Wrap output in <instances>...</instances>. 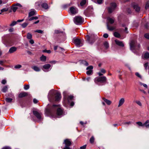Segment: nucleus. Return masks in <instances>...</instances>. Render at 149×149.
<instances>
[{"label":"nucleus","instance_id":"f257e3e1","mask_svg":"<svg viewBox=\"0 0 149 149\" xmlns=\"http://www.w3.org/2000/svg\"><path fill=\"white\" fill-rule=\"evenodd\" d=\"M54 95H55V99L56 101H58L60 100L61 98L60 93L52 90L49 91L48 95V99L50 102H52L53 101Z\"/></svg>","mask_w":149,"mask_h":149},{"label":"nucleus","instance_id":"f03ea898","mask_svg":"<svg viewBox=\"0 0 149 149\" xmlns=\"http://www.w3.org/2000/svg\"><path fill=\"white\" fill-rule=\"evenodd\" d=\"M130 48L134 53L135 49H138L140 47V45L137 44L135 40H132L130 43Z\"/></svg>","mask_w":149,"mask_h":149},{"label":"nucleus","instance_id":"7ed1b4c3","mask_svg":"<svg viewBox=\"0 0 149 149\" xmlns=\"http://www.w3.org/2000/svg\"><path fill=\"white\" fill-rule=\"evenodd\" d=\"M107 81V78L105 76L97 77L94 79L95 82L97 84L98 82L106 84Z\"/></svg>","mask_w":149,"mask_h":149},{"label":"nucleus","instance_id":"20e7f679","mask_svg":"<svg viewBox=\"0 0 149 149\" xmlns=\"http://www.w3.org/2000/svg\"><path fill=\"white\" fill-rule=\"evenodd\" d=\"M74 22L76 24H80L83 22L84 19L80 16H76L74 18Z\"/></svg>","mask_w":149,"mask_h":149},{"label":"nucleus","instance_id":"39448f33","mask_svg":"<svg viewBox=\"0 0 149 149\" xmlns=\"http://www.w3.org/2000/svg\"><path fill=\"white\" fill-rule=\"evenodd\" d=\"M49 106V104H48L47 106V108L46 109V112H47L48 113L50 114H52L56 110L55 107L57 106L56 105H54L52 107V108L51 109L48 108V106Z\"/></svg>","mask_w":149,"mask_h":149},{"label":"nucleus","instance_id":"423d86ee","mask_svg":"<svg viewBox=\"0 0 149 149\" xmlns=\"http://www.w3.org/2000/svg\"><path fill=\"white\" fill-rule=\"evenodd\" d=\"M116 4L115 3H112L111 4V6L108 8V12L109 13H111L116 7Z\"/></svg>","mask_w":149,"mask_h":149},{"label":"nucleus","instance_id":"0eeeda50","mask_svg":"<svg viewBox=\"0 0 149 149\" xmlns=\"http://www.w3.org/2000/svg\"><path fill=\"white\" fill-rule=\"evenodd\" d=\"M33 112L34 115L39 120H41V113H40L36 111H33Z\"/></svg>","mask_w":149,"mask_h":149},{"label":"nucleus","instance_id":"6e6552de","mask_svg":"<svg viewBox=\"0 0 149 149\" xmlns=\"http://www.w3.org/2000/svg\"><path fill=\"white\" fill-rule=\"evenodd\" d=\"M93 68V66L91 65L89 66L87 68L86 70H88L86 72V73L88 75H91L92 74V69Z\"/></svg>","mask_w":149,"mask_h":149},{"label":"nucleus","instance_id":"1a4fd4ad","mask_svg":"<svg viewBox=\"0 0 149 149\" xmlns=\"http://www.w3.org/2000/svg\"><path fill=\"white\" fill-rule=\"evenodd\" d=\"M74 43L77 46L80 47L82 45V44L80 39L78 38L75 39L74 40Z\"/></svg>","mask_w":149,"mask_h":149},{"label":"nucleus","instance_id":"9d476101","mask_svg":"<svg viewBox=\"0 0 149 149\" xmlns=\"http://www.w3.org/2000/svg\"><path fill=\"white\" fill-rule=\"evenodd\" d=\"M70 11L72 14H75L77 13V9L76 8L72 7L70 8Z\"/></svg>","mask_w":149,"mask_h":149},{"label":"nucleus","instance_id":"9b49d317","mask_svg":"<svg viewBox=\"0 0 149 149\" xmlns=\"http://www.w3.org/2000/svg\"><path fill=\"white\" fill-rule=\"evenodd\" d=\"M64 143L65 144V147H69L71 144V141L70 139H66L64 140Z\"/></svg>","mask_w":149,"mask_h":149},{"label":"nucleus","instance_id":"f8f14e48","mask_svg":"<svg viewBox=\"0 0 149 149\" xmlns=\"http://www.w3.org/2000/svg\"><path fill=\"white\" fill-rule=\"evenodd\" d=\"M87 40L89 43L91 44L93 43L95 41V40L94 39H92V37H90L88 36H87Z\"/></svg>","mask_w":149,"mask_h":149},{"label":"nucleus","instance_id":"ddd939ff","mask_svg":"<svg viewBox=\"0 0 149 149\" xmlns=\"http://www.w3.org/2000/svg\"><path fill=\"white\" fill-rule=\"evenodd\" d=\"M51 67V65L49 64H46L43 66V69L45 70H43V71L45 72H47L49 71V70H47L49 68Z\"/></svg>","mask_w":149,"mask_h":149},{"label":"nucleus","instance_id":"4468645a","mask_svg":"<svg viewBox=\"0 0 149 149\" xmlns=\"http://www.w3.org/2000/svg\"><path fill=\"white\" fill-rule=\"evenodd\" d=\"M132 6L133 8L135 10V11L136 12H138L140 11V7L138 6V5L137 4L135 3L134 4H133Z\"/></svg>","mask_w":149,"mask_h":149},{"label":"nucleus","instance_id":"2eb2a0df","mask_svg":"<svg viewBox=\"0 0 149 149\" xmlns=\"http://www.w3.org/2000/svg\"><path fill=\"white\" fill-rule=\"evenodd\" d=\"M17 50V48L15 47H11L9 50L8 52L10 53H12L16 51Z\"/></svg>","mask_w":149,"mask_h":149},{"label":"nucleus","instance_id":"dca6fc26","mask_svg":"<svg viewBox=\"0 0 149 149\" xmlns=\"http://www.w3.org/2000/svg\"><path fill=\"white\" fill-rule=\"evenodd\" d=\"M125 99L124 98H121L119 101L118 107H120L125 102Z\"/></svg>","mask_w":149,"mask_h":149},{"label":"nucleus","instance_id":"f3484780","mask_svg":"<svg viewBox=\"0 0 149 149\" xmlns=\"http://www.w3.org/2000/svg\"><path fill=\"white\" fill-rule=\"evenodd\" d=\"M115 42H116V43L119 46H121V47H123L124 46V45L123 43L121 41H120L119 40H115Z\"/></svg>","mask_w":149,"mask_h":149},{"label":"nucleus","instance_id":"a211bd4d","mask_svg":"<svg viewBox=\"0 0 149 149\" xmlns=\"http://www.w3.org/2000/svg\"><path fill=\"white\" fill-rule=\"evenodd\" d=\"M63 113V111L60 108H58L57 110V114L58 116L61 115Z\"/></svg>","mask_w":149,"mask_h":149},{"label":"nucleus","instance_id":"6ab92c4d","mask_svg":"<svg viewBox=\"0 0 149 149\" xmlns=\"http://www.w3.org/2000/svg\"><path fill=\"white\" fill-rule=\"evenodd\" d=\"M27 95V93L26 92H22L20 93L19 95V97H22Z\"/></svg>","mask_w":149,"mask_h":149},{"label":"nucleus","instance_id":"aec40b11","mask_svg":"<svg viewBox=\"0 0 149 149\" xmlns=\"http://www.w3.org/2000/svg\"><path fill=\"white\" fill-rule=\"evenodd\" d=\"M103 100H104V102H106L108 105H110L111 103V101L106 99L104 98H103Z\"/></svg>","mask_w":149,"mask_h":149},{"label":"nucleus","instance_id":"412c9836","mask_svg":"<svg viewBox=\"0 0 149 149\" xmlns=\"http://www.w3.org/2000/svg\"><path fill=\"white\" fill-rule=\"evenodd\" d=\"M42 7L45 9H47L48 8V4L46 3H43L41 4Z\"/></svg>","mask_w":149,"mask_h":149},{"label":"nucleus","instance_id":"4be33fe9","mask_svg":"<svg viewBox=\"0 0 149 149\" xmlns=\"http://www.w3.org/2000/svg\"><path fill=\"white\" fill-rule=\"evenodd\" d=\"M36 13V11L35 10H33L31 11L29 13V17H31L35 15Z\"/></svg>","mask_w":149,"mask_h":149},{"label":"nucleus","instance_id":"5701e85b","mask_svg":"<svg viewBox=\"0 0 149 149\" xmlns=\"http://www.w3.org/2000/svg\"><path fill=\"white\" fill-rule=\"evenodd\" d=\"M46 60V57L42 55L40 57V60L43 62H45Z\"/></svg>","mask_w":149,"mask_h":149},{"label":"nucleus","instance_id":"b1692460","mask_svg":"<svg viewBox=\"0 0 149 149\" xmlns=\"http://www.w3.org/2000/svg\"><path fill=\"white\" fill-rule=\"evenodd\" d=\"M149 120H147L144 123V126H145L146 128H149Z\"/></svg>","mask_w":149,"mask_h":149},{"label":"nucleus","instance_id":"393cba45","mask_svg":"<svg viewBox=\"0 0 149 149\" xmlns=\"http://www.w3.org/2000/svg\"><path fill=\"white\" fill-rule=\"evenodd\" d=\"M107 20L108 22L111 24L113 23L114 22V20L112 18L110 17H108L107 18Z\"/></svg>","mask_w":149,"mask_h":149},{"label":"nucleus","instance_id":"a878e982","mask_svg":"<svg viewBox=\"0 0 149 149\" xmlns=\"http://www.w3.org/2000/svg\"><path fill=\"white\" fill-rule=\"evenodd\" d=\"M32 68L35 71L38 72L40 70V69L38 67L34 66L32 67Z\"/></svg>","mask_w":149,"mask_h":149},{"label":"nucleus","instance_id":"bb28decb","mask_svg":"<svg viewBox=\"0 0 149 149\" xmlns=\"http://www.w3.org/2000/svg\"><path fill=\"white\" fill-rule=\"evenodd\" d=\"M8 87L7 86H4L2 89V91L4 93L6 92L7 91Z\"/></svg>","mask_w":149,"mask_h":149},{"label":"nucleus","instance_id":"cd10ccee","mask_svg":"<svg viewBox=\"0 0 149 149\" xmlns=\"http://www.w3.org/2000/svg\"><path fill=\"white\" fill-rule=\"evenodd\" d=\"M107 26L108 29L109 31H112L115 29L114 27L113 26H110L108 24L107 25Z\"/></svg>","mask_w":149,"mask_h":149},{"label":"nucleus","instance_id":"c85d7f7f","mask_svg":"<svg viewBox=\"0 0 149 149\" xmlns=\"http://www.w3.org/2000/svg\"><path fill=\"white\" fill-rule=\"evenodd\" d=\"M114 36L116 37L119 38L120 37V34L117 32H115L114 33Z\"/></svg>","mask_w":149,"mask_h":149},{"label":"nucleus","instance_id":"c756f323","mask_svg":"<svg viewBox=\"0 0 149 149\" xmlns=\"http://www.w3.org/2000/svg\"><path fill=\"white\" fill-rule=\"evenodd\" d=\"M32 38V35L30 33H28L27 35V38L29 39H31Z\"/></svg>","mask_w":149,"mask_h":149},{"label":"nucleus","instance_id":"7c9ffc66","mask_svg":"<svg viewBox=\"0 0 149 149\" xmlns=\"http://www.w3.org/2000/svg\"><path fill=\"white\" fill-rule=\"evenodd\" d=\"M144 57L146 59L149 58V53L146 52L144 55Z\"/></svg>","mask_w":149,"mask_h":149},{"label":"nucleus","instance_id":"2f4dec72","mask_svg":"<svg viewBox=\"0 0 149 149\" xmlns=\"http://www.w3.org/2000/svg\"><path fill=\"white\" fill-rule=\"evenodd\" d=\"M86 0H83L80 3V5L81 6H82L86 4Z\"/></svg>","mask_w":149,"mask_h":149},{"label":"nucleus","instance_id":"473e14b6","mask_svg":"<svg viewBox=\"0 0 149 149\" xmlns=\"http://www.w3.org/2000/svg\"><path fill=\"white\" fill-rule=\"evenodd\" d=\"M12 100L13 99L12 98H7L5 100L6 102L9 103H10L12 102Z\"/></svg>","mask_w":149,"mask_h":149},{"label":"nucleus","instance_id":"72a5a7b5","mask_svg":"<svg viewBox=\"0 0 149 149\" xmlns=\"http://www.w3.org/2000/svg\"><path fill=\"white\" fill-rule=\"evenodd\" d=\"M137 124L139 126L143 127L144 124H143L141 122H136Z\"/></svg>","mask_w":149,"mask_h":149},{"label":"nucleus","instance_id":"f704fd0d","mask_svg":"<svg viewBox=\"0 0 149 149\" xmlns=\"http://www.w3.org/2000/svg\"><path fill=\"white\" fill-rule=\"evenodd\" d=\"M73 98V96L72 95H70L68 97V100L69 102Z\"/></svg>","mask_w":149,"mask_h":149},{"label":"nucleus","instance_id":"c9c22d12","mask_svg":"<svg viewBox=\"0 0 149 149\" xmlns=\"http://www.w3.org/2000/svg\"><path fill=\"white\" fill-rule=\"evenodd\" d=\"M38 17H31L29 19V21H31L33 19H38Z\"/></svg>","mask_w":149,"mask_h":149},{"label":"nucleus","instance_id":"e433bc0d","mask_svg":"<svg viewBox=\"0 0 149 149\" xmlns=\"http://www.w3.org/2000/svg\"><path fill=\"white\" fill-rule=\"evenodd\" d=\"M104 46L106 47V48H108L109 47V44L107 42H105L104 44Z\"/></svg>","mask_w":149,"mask_h":149},{"label":"nucleus","instance_id":"4c0bfd02","mask_svg":"<svg viewBox=\"0 0 149 149\" xmlns=\"http://www.w3.org/2000/svg\"><path fill=\"white\" fill-rule=\"evenodd\" d=\"M122 26L123 27H125V31L127 33H128V32L127 31V27H126V26L125 25V24H122Z\"/></svg>","mask_w":149,"mask_h":149},{"label":"nucleus","instance_id":"58836bf2","mask_svg":"<svg viewBox=\"0 0 149 149\" xmlns=\"http://www.w3.org/2000/svg\"><path fill=\"white\" fill-rule=\"evenodd\" d=\"M8 10V8H4L2 9L1 10V12H4L7 11Z\"/></svg>","mask_w":149,"mask_h":149},{"label":"nucleus","instance_id":"ea45409f","mask_svg":"<svg viewBox=\"0 0 149 149\" xmlns=\"http://www.w3.org/2000/svg\"><path fill=\"white\" fill-rule=\"evenodd\" d=\"M28 23L24 22L22 24V27L23 28H25L28 25Z\"/></svg>","mask_w":149,"mask_h":149},{"label":"nucleus","instance_id":"a19ab883","mask_svg":"<svg viewBox=\"0 0 149 149\" xmlns=\"http://www.w3.org/2000/svg\"><path fill=\"white\" fill-rule=\"evenodd\" d=\"M94 138L93 136H92L90 139V141L91 143H92L94 142Z\"/></svg>","mask_w":149,"mask_h":149},{"label":"nucleus","instance_id":"79ce46f5","mask_svg":"<svg viewBox=\"0 0 149 149\" xmlns=\"http://www.w3.org/2000/svg\"><path fill=\"white\" fill-rule=\"evenodd\" d=\"M22 65H15L14 68L15 69H19L22 67Z\"/></svg>","mask_w":149,"mask_h":149},{"label":"nucleus","instance_id":"37998d69","mask_svg":"<svg viewBox=\"0 0 149 149\" xmlns=\"http://www.w3.org/2000/svg\"><path fill=\"white\" fill-rule=\"evenodd\" d=\"M135 75L136 76H137L140 79H142V77L141 75L138 72H136L135 74Z\"/></svg>","mask_w":149,"mask_h":149},{"label":"nucleus","instance_id":"c03bdc74","mask_svg":"<svg viewBox=\"0 0 149 149\" xmlns=\"http://www.w3.org/2000/svg\"><path fill=\"white\" fill-rule=\"evenodd\" d=\"M29 85H24V89L25 90H27L29 88Z\"/></svg>","mask_w":149,"mask_h":149},{"label":"nucleus","instance_id":"a18cd8bd","mask_svg":"<svg viewBox=\"0 0 149 149\" xmlns=\"http://www.w3.org/2000/svg\"><path fill=\"white\" fill-rule=\"evenodd\" d=\"M42 52H46L48 54H50L51 53V51L50 50H47L46 49L43 50Z\"/></svg>","mask_w":149,"mask_h":149},{"label":"nucleus","instance_id":"49530a36","mask_svg":"<svg viewBox=\"0 0 149 149\" xmlns=\"http://www.w3.org/2000/svg\"><path fill=\"white\" fill-rule=\"evenodd\" d=\"M145 8L146 9H149V1H148L146 5L145 6Z\"/></svg>","mask_w":149,"mask_h":149},{"label":"nucleus","instance_id":"de8ad7c7","mask_svg":"<svg viewBox=\"0 0 149 149\" xmlns=\"http://www.w3.org/2000/svg\"><path fill=\"white\" fill-rule=\"evenodd\" d=\"M139 84H140L141 85H143V86L145 87V88H148V86L146 84H143V83H142L141 82H139Z\"/></svg>","mask_w":149,"mask_h":149},{"label":"nucleus","instance_id":"09e8293b","mask_svg":"<svg viewBox=\"0 0 149 149\" xmlns=\"http://www.w3.org/2000/svg\"><path fill=\"white\" fill-rule=\"evenodd\" d=\"M144 37L147 39H149V33H147L145 34Z\"/></svg>","mask_w":149,"mask_h":149},{"label":"nucleus","instance_id":"8fccbe9b","mask_svg":"<svg viewBox=\"0 0 149 149\" xmlns=\"http://www.w3.org/2000/svg\"><path fill=\"white\" fill-rule=\"evenodd\" d=\"M17 23V22L15 21H14L13 22H12L10 24V26H13L15 25Z\"/></svg>","mask_w":149,"mask_h":149},{"label":"nucleus","instance_id":"3c124183","mask_svg":"<svg viewBox=\"0 0 149 149\" xmlns=\"http://www.w3.org/2000/svg\"><path fill=\"white\" fill-rule=\"evenodd\" d=\"M17 8L16 7H13L12 8V9L14 12H15L17 10Z\"/></svg>","mask_w":149,"mask_h":149},{"label":"nucleus","instance_id":"603ef678","mask_svg":"<svg viewBox=\"0 0 149 149\" xmlns=\"http://www.w3.org/2000/svg\"><path fill=\"white\" fill-rule=\"evenodd\" d=\"M136 103L138 104L139 105L141 106L142 105L141 103V102L139 101H136Z\"/></svg>","mask_w":149,"mask_h":149},{"label":"nucleus","instance_id":"864d4df0","mask_svg":"<svg viewBox=\"0 0 149 149\" xmlns=\"http://www.w3.org/2000/svg\"><path fill=\"white\" fill-rule=\"evenodd\" d=\"M91 79V77H88L87 78H84L83 79V80L85 81L86 80L87 81H89L90 79Z\"/></svg>","mask_w":149,"mask_h":149},{"label":"nucleus","instance_id":"5fc2aeb1","mask_svg":"<svg viewBox=\"0 0 149 149\" xmlns=\"http://www.w3.org/2000/svg\"><path fill=\"white\" fill-rule=\"evenodd\" d=\"M35 32L39 33H42L43 32V31H42L41 30H37Z\"/></svg>","mask_w":149,"mask_h":149},{"label":"nucleus","instance_id":"6e6d98bb","mask_svg":"<svg viewBox=\"0 0 149 149\" xmlns=\"http://www.w3.org/2000/svg\"><path fill=\"white\" fill-rule=\"evenodd\" d=\"M86 145H84L80 147V149H85L86 148Z\"/></svg>","mask_w":149,"mask_h":149},{"label":"nucleus","instance_id":"4d7b16f0","mask_svg":"<svg viewBox=\"0 0 149 149\" xmlns=\"http://www.w3.org/2000/svg\"><path fill=\"white\" fill-rule=\"evenodd\" d=\"M6 83V80L3 79V80L1 81V83L2 84H5Z\"/></svg>","mask_w":149,"mask_h":149},{"label":"nucleus","instance_id":"13d9d810","mask_svg":"<svg viewBox=\"0 0 149 149\" xmlns=\"http://www.w3.org/2000/svg\"><path fill=\"white\" fill-rule=\"evenodd\" d=\"M103 0H97V3L99 4H101L102 3Z\"/></svg>","mask_w":149,"mask_h":149},{"label":"nucleus","instance_id":"bf43d9fd","mask_svg":"<svg viewBox=\"0 0 149 149\" xmlns=\"http://www.w3.org/2000/svg\"><path fill=\"white\" fill-rule=\"evenodd\" d=\"M30 40L29 41V42L30 43H31V44H33L34 43V40L32 39H30Z\"/></svg>","mask_w":149,"mask_h":149},{"label":"nucleus","instance_id":"052dcab7","mask_svg":"<svg viewBox=\"0 0 149 149\" xmlns=\"http://www.w3.org/2000/svg\"><path fill=\"white\" fill-rule=\"evenodd\" d=\"M83 63H84L86 66H88V62L85 61H84L83 62Z\"/></svg>","mask_w":149,"mask_h":149},{"label":"nucleus","instance_id":"680f3d73","mask_svg":"<svg viewBox=\"0 0 149 149\" xmlns=\"http://www.w3.org/2000/svg\"><path fill=\"white\" fill-rule=\"evenodd\" d=\"M103 37L105 38H107L108 37V35L107 33H105L103 35Z\"/></svg>","mask_w":149,"mask_h":149},{"label":"nucleus","instance_id":"e2e57ef3","mask_svg":"<svg viewBox=\"0 0 149 149\" xmlns=\"http://www.w3.org/2000/svg\"><path fill=\"white\" fill-rule=\"evenodd\" d=\"M148 63H147L144 64V67H145V68L146 69V68H147L148 66Z\"/></svg>","mask_w":149,"mask_h":149},{"label":"nucleus","instance_id":"0e129e2a","mask_svg":"<svg viewBox=\"0 0 149 149\" xmlns=\"http://www.w3.org/2000/svg\"><path fill=\"white\" fill-rule=\"evenodd\" d=\"M66 94V92H64L63 93V95L64 96V97L65 99L66 98V96H65V94Z\"/></svg>","mask_w":149,"mask_h":149},{"label":"nucleus","instance_id":"69168bd1","mask_svg":"<svg viewBox=\"0 0 149 149\" xmlns=\"http://www.w3.org/2000/svg\"><path fill=\"white\" fill-rule=\"evenodd\" d=\"M33 102L34 103L36 104L37 103L38 101L37 99H34L33 100Z\"/></svg>","mask_w":149,"mask_h":149},{"label":"nucleus","instance_id":"338daca9","mask_svg":"<svg viewBox=\"0 0 149 149\" xmlns=\"http://www.w3.org/2000/svg\"><path fill=\"white\" fill-rule=\"evenodd\" d=\"M101 72L102 73H104L106 72V71L105 70L103 69H101Z\"/></svg>","mask_w":149,"mask_h":149},{"label":"nucleus","instance_id":"774afa93","mask_svg":"<svg viewBox=\"0 0 149 149\" xmlns=\"http://www.w3.org/2000/svg\"><path fill=\"white\" fill-rule=\"evenodd\" d=\"M10 148L9 147H3L2 149H10Z\"/></svg>","mask_w":149,"mask_h":149}]
</instances>
